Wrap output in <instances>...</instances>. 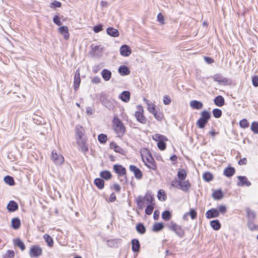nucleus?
Returning a JSON list of instances; mask_svg holds the SVG:
<instances>
[{
	"mask_svg": "<svg viewBox=\"0 0 258 258\" xmlns=\"http://www.w3.org/2000/svg\"><path fill=\"white\" fill-rule=\"evenodd\" d=\"M235 173V168L233 167L230 166L225 168L224 170L223 174L227 177H230L232 176Z\"/></svg>",
	"mask_w": 258,
	"mask_h": 258,
	"instance_id": "nucleus-22",
	"label": "nucleus"
},
{
	"mask_svg": "<svg viewBox=\"0 0 258 258\" xmlns=\"http://www.w3.org/2000/svg\"><path fill=\"white\" fill-rule=\"evenodd\" d=\"M214 81L218 82L219 83L226 84L228 83V80L227 78L223 77L220 74H216L213 77Z\"/></svg>",
	"mask_w": 258,
	"mask_h": 258,
	"instance_id": "nucleus-20",
	"label": "nucleus"
},
{
	"mask_svg": "<svg viewBox=\"0 0 258 258\" xmlns=\"http://www.w3.org/2000/svg\"><path fill=\"white\" fill-rule=\"evenodd\" d=\"M87 140V139L77 141V143L79 146L80 149L85 155L87 154L89 150L88 145L86 143Z\"/></svg>",
	"mask_w": 258,
	"mask_h": 258,
	"instance_id": "nucleus-13",
	"label": "nucleus"
},
{
	"mask_svg": "<svg viewBox=\"0 0 258 258\" xmlns=\"http://www.w3.org/2000/svg\"><path fill=\"white\" fill-rule=\"evenodd\" d=\"M53 21L54 23H55L57 26H61L62 25V23L61 22L60 20V18L59 16L57 15H55L53 18Z\"/></svg>",
	"mask_w": 258,
	"mask_h": 258,
	"instance_id": "nucleus-57",
	"label": "nucleus"
},
{
	"mask_svg": "<svg viewBox=\"0 0 258 258\" xmlns=\"http://www.w3.org/2000/svg\"><path fill=\"white\" fill-rule=\"evenodd\" d=\"M239 181L237 182V185L243 186L246 185L249 186L251 185V182L248 181L247 178L245 176H238L237 177Z\"/></svg>",
	"mask_w": 258,
	"mask_h": 258,
	"instance_id": "nucleus-15",
	"label": "nucleus"
},
{
	"mask_svg": "<svg viewBox=\"0 0 258 258\" xmlns=\"http://www.w3.org/2000/svg\"><path fill=\"white\" fill-rule=\"evenodd\" d=\"M254 221L253 220H247V226L249 230L251 231H253L257 230L256 225L254 224Z\"/></svg>",
	"mask_w": 258,
	"mask_h": 258,
	"instance_id": "nucleus-45",
	"label": "nucleus"
},
{
	"mask_svg": "<svg viewBox=\"0 0 258 258\" xmlns=\"http://www.w3.org/2000/svg\"><path fill=\"white\" fill-rule=\"evenodd\" d=\"M189 104L190 107L194 109H200L203 107V103L197 100H191Z\"/></svg>",
	"mask_w": 258,
	"mask_h": 258,
	"instance_id": "nucleus-24",
	"label": "nucleus"
},
{
	"mask_svg": "<svg viewBox=\"0 0 258 258\" xmlns=\"http://www.w3.org/2000/svg\"><path fill=\"white\" fill-rule=\"evenodd\" d=\"M81 83L80 69L78 68L74 76V88L75 91L78 90Z\"/></svg>",
	"mask_w": 258,
	"mask_h": 258,
	"instance_id": "nucleus-12",
	"label": "nucleus"
},
{
	"mask_svg": "<svg viewBox=\"0 0 258 258\" xmlns=\"http://www.w3.org/2000/svg\"><path fill=\"white\" fill-rule=\"evenodd\" d=\"M43 238L45 239V241L47 243V245L49 247H52L53 245V240L51 237L47 234H45L43 236Z\"/></svg>",
	"mask_w": 258,
	"mask_h": 258,
	"instance_id": "nucleus-43",
	"label": "nucleus"
},
{
	"mask_svg": "<svg viewBox=\"0 0 258 258\" xmlns=\"http://www.w3.org/2000/svg\"><path fill=\"white\" fill-rule=\"evenodd\" d=\"M114 129L117 135V137L122 138L125 132V127L121 121L117 117H114L113 119Z\"/></svg>",
	"mask_w": 258,
	"mask_h": 258,
	"instance_id": "nucleus-2",
	"label": "nucleus"
},
{
	"mask_svg": "<svg viewBox=\"0 0 258 258\" xmlns=\"http://www.w3.org/2000/svg\"><path fill=\"white\" fill-rule=\"evenodd\" d=\"M58 32L63 36L65 40H68L70 37L68 28L66 26H62L58 28Z\"/></svg>",
	"mask_w": 258,
	"mask_h": 258,
	"instance_id": "nucleus-18",
	"label": "nucleus"
},
{
	"mask_svg": "<svg viewBox=\"0 0 258 258\" xmlns=\"http://www.w3.org/2000/svg\"><path fill=\"white\" fill-rule=\"evenodd\" d=\"M163 103L165 105H169L171 103V98L168 95L163 97Z\"/></svg>",
	"mask_w": 258,
	"mask_h": 258,
	"instance_id": "nucleus-61",
	"label": "nucleus"
},
{
	"mask_svg": "<svg viewBox=\"0 0 258 258\" xmlns=\"http://www.w3.org/2000/svg\"><path fill=\"white\" fill-rule=\"evenodd\" d=\"M213 198L216 200H221L223 197V194L221 189L215 190L212 194Z\"/></svg>",
	"mask_w": 258,
	"mask_h": 258,
	"instance_id": "nucleus-33",
	"label": "nucleus"
},
{
	"mask_svg": "<svg viewBox=\"0 0 258 258\" xmlns=\"http://www.w3.org/2000/svg\"><path fill=\"white\" fill-rule=\"evenodd\" d=\"M121 241V239H109L107 241L106 244L110 247H117L118 244Z\"/></svg>",
	"mask_w": 258,
	"mask_h": 258,
	"instance_id": "nucleus-29",
	"label": "nucleus"
},
{
	"mask_svg": "<svg viewBox=\"0 0 258 258\" xmlns=\"http://www.w3.org/2000/svg\"><path fill=\"white\" fill-rule=\"evenodd\" d=\"M190 186L191 184L188 180L180 181V185L179 187V189L186 192L189 190Z\"/></svg>",
	"mask_w": 258,
	"mask_h": 258,
	"instance_id": "nucleus-28",
	"label": "nucleus"
},
{
	"mask_svg": "<svg viewBox=\"0 0 258 258\" xmlns=\"http://www.w3.org/2000/svg\"><path fill=\"white\" fill-rule=\"evenodd\" d=\"M211 117V114L210 112L206 110L202 111L201 113V117L196 123L197 126L200 128H204Z\"/></svg>",
	"mask_w": 258,
	"mask_h": 258,
	"instance_id": "nucleus-1",
	"label": "nucleus"
},
{
	"mask_svg": "<svg viewBox=\"0 0 258 258\" xmlns=\"http://www.w3.org/2000/svg\"><path fill=\"white\" fill-rule=\"evenodd\" d=\"M130 170L134 173L135 177L137 179H140L143 177V173L141 170L137 166L134 165H131L129 167Z\"/></svg>",
	"mask_w": 258,
	"mask_h": 258,
	"instance_id": "nucleus-10",
	"label": "nucleus"
},
{
	"mask_svg": "<svg viewBox=\"0 0 258 258\" xmlns=\"http://www.w3.org/2000/svg\"><path fill=\"white\" fill-rule=\"evenodd\" d=\"M136 230L140 234H144L145 233L146 229L144 224L142 223H139L136 225Z\"/></svg>",
	"mask_w": 258,
	"mask_h": 258,
	"instance_id": "nucleus-38",
	"label": "nucleus"
},
{
	"mask_svg": "<svg viewBox=\"0 0 258 258\" xmlns=\"http://www.w3.org/2000/svg\"><path fill=\"white\" fill-rule=\"evenodd\" d=\"M143 200H142V197L141 196H140L138 197L137 199V204L139 207V208L141 209L142 208V204H143Z\"/></svg>",
	"mask_w": 258,
	"mask_h": 258,
	"instance_id": "nucleus-62",
	"label": "nucleus"
},
{
	"mask_svg": "<svg viewBox=\"0 0 258 258\" xmlns=\"http://www.w3.org/2000/svg\"><path fill=\"white\" fill-rule=\"evenodd\" d=\"M172 217V214L168 210L164 211L162 214V218L165 221H169Z\"/></svg>",
	"mask_w": 258,
	"mask_h": 258,
	"instance_id": "nucleus-40",
	"label": "nucleus"
},
{
	"mask_svg": "<svg viewBox=\"0 0 258 258\" xmlns=\"http://www.w3.org/2000/svg\"><path fill=\"white\" fill-rule=\"evenodd\" d=\"M171 185L174 187L179 188L180 185V181H178L176 179H174L171 181Z\"/></svg>",
	"mask_w": 258,
	"mask_h": 258,
	"instance_id": "nucleus-58",
	"label": "nucleus"
},
{
	"mask_svg": "<svg viewBox=\"0 0 258 258\" xmlns=\"http://www.w3.org/2000/svg\"><path fill=\"white\" fill-rule=\"evenodd\" d=\"M219 213L225 214L226 212V207L224 205H220L218 207V209Z\"/></svg>",
	"mask_w": 258,
	"mask_h": 258,
	"instance_id": "nucleus-64",
	"label": "nucleus"
},
{
	"mask_svg": "<svg viewBox=\"0 0 258 258\" xmlns=\"http://www.w3.org/2000/svg\"><path fill=\"white\" fill-rule=\"evenodd\" d=\"M99 100L102 104L109 110L113 109L114 107L113 103L106 97L105 95L101 94L99 96Z\"/></svg>",
	"mask_w": 258,
	"mask_h": 258,
	"instance_id": "nucleus-6",
	"label": "nucleus"
},
{
	"mask_svg": "<svg viewBox=\"0 0 258 258\" xmlns=\"http://www.w3.org/2000/svg\"><path fill=\"white\" fill-rule=\"evenodd\" d=\"M214 102L216 105L219 107H221L224 105L225 100L223 96L218 95L215 97Z\"/></svg>",
	"mask_w": 258,
	"mask_h": 258,
	"instance_id": "nucleus-32",
	"label": "nucleus"
},
{
	"mask_svg": "<svg viewBox=\"0 0 258 258\" xmlns=\"http://www.w3.org/2000/svg\"><path fill=\"white\" fill-rule=\"evenodd\" d=\"M12 227L14 229H18L21 225V221L19 218H14L11 221Z\"/></svg>",
	"mask_w": 258,
	"mask_h": 258,
	"instance_id": "nucleus-34",
	"label": "nucleus"
},
{
	"mask_svg": "<svg viewBox=\"0 0 258 258\" xmlns=\"http://www.w3.org/2000/svg\"><path fill=\"white\" fill-rule=\"evenodd\" d=\"M42 254V248L38 245H34L32 246L30 251V256L31 257H37Z\"/></svg>",
	"mask_w": 258,
	"mask_h": 258,
	"instance_id": "nucleus-9",
	"label": "nucleus"
},
{
	"mask_svg": "<svg viewBox=\"0 0 258 258\" xmlns=\"http://www.w3.org/2000/svg\"><path fill=\"white\" fill-rule=\"evenodd\" d=\"M110 148L113 149L114 151L119 153L121 155H124L125 151L120 146L117 145L114 142H111L110 144Z\"/></svg>",
	"mask_w": 258,
	"mask_h": 258,
	"instance_id": "nucleus-26",
	"label": "nucleus"
},
{
	"mask_svg": "<svg viewBox=\"0 0 258 258\" xmlns=\"http://www.w3.org/2000/svg\"><path fill=\"white\" fill-rule=\"evenodd\" d=\"M177 176L180 180H184L186 177V172L184 169H180L177 172Z\"/></svg>",
	"mask_w": 258,
	"mask_h": 258,
	"instance_id": "nucleus-42",
	"label": "nucleus"
},
{
	"mask_svg": "<svg viewBox=\"0 0 258 258\" xmlns=\"http://www.w3.org/2000/svg\"><path fill=\"white\" fill-rule=\"evenodd\" d=\"M75 133L76 141L87 139L85 135V130L82 126L79 125H76L75 127Z\"/></svg>",
	"mask_w": 258,
	"mask_h": 258,
	"instance_id": "nucleus-7",
	"label": "nucleus"
},
{
	"mask_svg": "<svg viewBox=\"0 0 258 258\" xmlns=\"http://www.w3.org/2000/svg\"><path fill=\"white\" fill-rule=\"evenodd\" d=\"M138 111L135 112V117L139 122L143 124H146L147 119L143 115V108L142 106H138Z\"/></svg>",
	"mask_w": 258,
	"mask_h": 258,
	"instance_id": "nucleus-8",
	"label": "nucleus"
},
{
	"mask_svg": "<svg viewBox=\"0 0 258 258\" xmlns=\"http://www.w3.org/2000/svg\"><path fill=\"white\" fill-rule=\"evenodd\" d=\"M205 215L207 219H211L218 217L219 216V213L218 209L212 208L206 212Z\"/></svg>",
	"mask_w": 258,
	"mask_h": 258,
	"instance_id": "nucleus-14",
	"label": "nucleus"
},
{
	"mask_svg": "<svg viewBox=\"0 0 258 258\" xmlns=\"http://www.w3.org/2000/svg\"><path fill=\"white\" fill-rule=\"evenodd\" d=\"M4 181L6 183L8 184L10 186H13L15 184L14 179L12 176L10 175H7L4 177Z\"/></svg>",
	"mask_w": 258,
	"mask_h": 258,
	"instance_id": "nucleus-39",
	"label": "nucleus"
},
{
	"mask_svg": "<svg viewBox=\"0 0 258 258\" xmlns=\"http://www.w3.org/2000/svg\"><path fill=\"white\" fill-rule=\"evenodd\" d=\"M94 183L95 185L99 189H102L104 187V180L100 178H97L94 179Z\"/></svg>",
	"mask_w": 258,
	"mask_h": 258,
	"instance_id": "nucleus-35",
	"label": "nucleus"
},
{
	"mask_svg": "<svg viewBox=\"0 0 258 258\" xmlns=\"http://www.w3.org/2000/svg\"><path fill=\"white\" fill-rule=\"evenodd\" d=\"M100 177L105 180H109L112 177L111 172L108 170H104L100 173Z\"/></svg>",
	"mask_w": 258,
	"mask_h": 258,
	"instance_id": "nucleus-37",
	"label": "nucleus"
},
{
	"mask_svg": "<svg viewBox=\"0 0 258 258\" xmlns=\"http://www.w3.org/2000/svg\"><path fill=\"white\" fill-rule=\"evenodd\" d=\"M203 179L207 181V182H209V181H211L213 180V174L210 172H205L203 174Z\"/></svg>",
	"mask_w": 258,
	"mask_h": 258,
	"instance_id": "nucleus-46",
	"label": "nucleus"
},
{
	"mask_svg": "<svg viewBox=\"0 0 258 258\" xmlns=\"http://www.w3.org/2000/svg\"><path fill=\"white\" fill-rule=\"evenodd\" d=\"M245 211L246 212L247 220L254 221L256 216V213L253 210H252L248 208H246Z\"/></svg>",
	"mask_w": 258,
	"mask_h": 258,
	"instance_id": "nucleus-25",
	"label": "nucleus"
},
{
	"mask_svg": "<svg viewBox=\"0 0 258 258\" xmlns=\"http://www.w3.org/2000/svg\"><path fill=\"white\" fill-rule=\"evenodd\" d=\"M153 139L158 142H159V141H161V139L163 140H167V138L163 135H161L158 134H156L153 137Z\"/></svg>",
	"mask_w": 258,
	"mask_h": 258,
	"instance_id": "nucleus-51",
	"label": "nucleus"
},
{
	"mask_svg": "<svg viewBox=\"0 0 258 258\" xmlns=\"http://www.w3.org/2000/svg\"><path fill=\"white\" fill-rule=\"evenodd\" d=\"M14 242L15 245L20 247L22 251L25 249L24 242L19 238L15 239Z\"/></svg>",
	"mask_w": 258,
	"mask_h": 258,
	"instance_id": "nucleus-44",
	"label": "nucleus"
},
{
	"mask_svg": "<svg viewBox=\"0 0 258 258\" xmlns=\"http://www.w3.org/2000/svg\"><path fill=\"white\" fill-rule=\"evenodd\" d=\"M147 163L145 165L149 168L155 170L157 168V165L154 159L151 157L150 158H147Z\"/></svg>",
	"mask_w": 258,
	"mask_h": 258,
	"instance_id": "nucleus-21",
	"label": "nucleus"
},
{
	"mask_svg": "<svg viewBox=\"0 0 258 258\" xmlns=\"http://www.w3.org/2000/svg\"><path fill=\"white\" fill-rule=\"evenodd\" d=\"M113 169L114 171L118 175V176L126 174L125 168L121 165L115 164L113 165Z\"/></svg>",
	"mask_w": 258,
	"mask_h": 258,
	"instance_id": "nucleus-11",
	"label": "nucleus"
},
{
	"mask_svg": "<svg viewBox=\"0 0 258 258\" xmlns=\"http://www.w3.org/2000/svg\"><path fill=\"white\" fill-rule=\"evenodd\" d=\"M107 34L112 37H116L119 35L118 31L113 27H108L106 30Z\"/></svg>",
	"mask_w": 258,
	"mask_h": 258,
	"instance_id": "nucleus-27",
	"label": "nucleus"
},
{
	"mask_svg": "<svg viewBox=\"0 0 258 258\" xmlns=\"http://www.w3.org/2000/svg\"><path fill=\"white\" fill-rule=\"evenodd\" d=\"M251 130L255 134H258V122L253 121L251 125Z\"/></svg>",
	"mask_w": 258,
	"mask_h": 258,
	"instance_id": "nucleus-54",
	"label": "nucleus"
},
{
	"mask_svg": "<svg viewBox=\"0 0 258 258\" xmlns=\"http://www.w3.org/2000/svg\"><path fill=\"white\" fill-rule=\"evenodd\" d=\"M153 210L154 207L151 205H149L147 206L146 208L145 209V212L147 215H150L152 214Z\"/></svg>",
	"mask_w": 258,
	"mask_h": 258,
	"instance_id": "nucleus-55",
	"label": "nucleus"
},
{
	"mask_svg": "<svg viewBox=\"0 0 258 258\" xmlns=\"http://www.w3.org/2000/svg\"><path fill=\"white\" fill-rule=\"evenodd\" d=\"M161 140H162L161 141H159V142H158L157 146L159 150H160L161 151H163V150H165V149L166 148V144L165 143V141H167L168 139L167 140L161 139Z\"/></svg>",
	"mask_w": 258,
	"mask_h": 258,
	"instance_id": "nucleus-47",
	"label": "nucleus"
},
{
	"mask_svg": "<svg viewBox=\"0 0 258 258\" xmlns=\"http://www.w3.org/2000/svg\"><path fill=\"white\" fill-rule=\"evenodd\" d=\"M144 100L147 102V104L148 105V111L150 113H151L152 114H153L154 115L155 118L157 120H158L159 121L161 120L163 117V113L162 112H161L160 111L157 110L155 109V105L154 104H153L152 106L151 107V106H150L149 103L148 102V100L146 99H144Z\"/></svg>",
	"mask_w": 258,
	"mask_h": 258,
	"instance_id": "nucleus-4",
	"label": "nucleus"
},
{
	"mask_svg": "<svg viewBox=\"0 0 258 258\" xmlns=\"http://www.w3.org/2000/svg\"><path fill=\"white\" fill-rule=\"evenodd\" d=\"M98 140L100 143L104 144L107 141V137L105 134H101L98 135Z\"/></svg>",
	"mask_w": 258,
	"mask_h": 258,
	"instance_id": "nucleus-49",
	"label": "nucleus"
},
{
	"mask_svg": "<svg viewBox=\"0 0 258 258\" xmlns=\"http://www.w3.org/2000/svg\"><path fill=\"white\" fill-rule=\"evenodd\" d=\"M157 197L159 200L163 201H165L166 199V194H165L164 191L161 189L158 190Z\"/></svg>",
	"mask_w": 258,
	"mask_h": 258,
	"instance_id": "nucleus-50",
	"label": "nucleus"
},
{
	"mask_svg": "<svg viewBox=\"0 0 258 258\" xmlns=\"http://www.w3.org/2000/svg\"><path fill=\"white\" fill-rule=\"evenodd\" d=\"M101 74L102 78L105 81H108L111 78L112 73L109 70L105 69L102 71Z\"/></svg>",
	"mask_w": 258,
	"mask_h": 258,
	"instance_id": "nucleus-30",
	"label": "nucleus"
},
{
	"mask_svg": "<svg viewBox=\"0 0 258 258\" xmlns=\"http://www.w3.org/2000/svg\"><path fill=\"white\" fill-rule=\"evenodd\" d=\"M213 115L216 118H220L222 114V111L219 108H215L212 111Z\"/></svg>",
	"mask_w": 258,
	"mask_h": 258,
	"instance_id": "nucleus-48",
	"label": "nucleus"
},
{
	"mask_svg": "<svg viewBox=\"0 0 258 258\" xmlns=\"http://www.w3.org/2000/svg\"><path fill=\"white\" fill-rule=\"evenodd\" d=\"M210 225L215 230H218L221 228V224L219 220H213L210 222Z\"/></svg>",
	"mask_w": 258,
	"mask_h": 258,
	"instance_id": "nucleus-36",
	"label": "nucleus"
},
{
	"mask_svg": "<svg viewBox=\"0 0 258 258\" xmlns=\"http://www.w3.org/2000/svg\"><path fill=\"white\" fill-rule=\"evenodd\" d=\"M239 125L242 128H246L249 126V123L246 119L243 118L239 121Z\"/></svg>",
	"mask_w": 258,
	"mask_h": 258,
	"instance_id": "nucleus-53",
	"label": "nucleus"
},
{
	"mask_svg": "<svg viewBox=\"0 0 258 258\" xmlns=\"http://www.w3.org/2000/svg\"><path fill=\"white\" fill-rule=\"evenodd\" d=\"M18 208V204L14 201H10L7 205V209L10 212H15Z\"/></svg>",
	"mask_w": 258,
	"mask_h": 258,
	"instance_id": "nucleus-23",
	"label": "nucleus"
},
{
	"mask_svg": "<svg viewBox=\"0 0 258 258\" xmlns=\"http://www.w3.org/2000/svg\"><path fill=\"white\" fill-rule=\"evenodd\" d=\"M15 255V252L13 250H8L5 255L4 258H13Z\"/></svg>",
	"mask_w": 258,
	"mask_h": 258,
	"instance_id": "nucleus-56",
	"label": "nucleus"
},
{
	"mask_svg": "<svg viewBox=\"0 0 258 258\" xmlns=\"http://www.w3.org/2000/svg\"><path fill=\"white\" fill-rule=\"evenodd\" d=\"M51 159L56 165H61L64 162V158L60 154H57L55 150L51 153Z\"/></svg>",
	"mask_w": 258,
	"mask_h": 258,
	"instance_id": "nucleus-5",
	"label": "nucleus"
},
{
	"mask_svg": "<svg viewBox=\"0 0 258 258\" xmlns=\"http://www.w3.org/2000/svg\"><path fill=\"white\" fill-rule=\"evenodd\" d=\"M164 228V224L162 223H155L153 226L152 230L154 232H159Z\"/></svg>",
	"mask_w": 258,
	"mask_h": 258,
	"instance_id": "nucleus-41",
	"label": "nucleus"
},
{
	"mask_svg": "<svg viewBox=\"0 0 258 258\" xmlns=\"http://www.w3.org/2000/svg\"><path fill=\"white\" fill-rule=\"evenodd\" d=\"M167 226L170 230L173 231L179 238H183L184 236L185 232L181 226L171 221L167 225Z\"/></svg>",
	"mask_w": 258,
	"mask_h": 258,
	"instance_id": "nucleus-3",
	"label": "nucleus"
},
{
	"mask_svg": "<svg viewBox=\"0 0 258 258\" xmlns=\"http://www.w3.org/2000/svg\"><path fill=\"white\" fill-rule=\"evenodd\" d=\"M131 93L128 91H124L119 94L118 98L124 102L127 103L130 100Z\"/></svg>",
	"mask_w": 258,
	"mask_h": 258,
	"instance_id": "nucleus-17",
	"label": "nucleus"
},
{
	"mask_svg": "<svg viewBox=\"0 0 258 258\" xmlns=\"http://www.w3.org/2000/svg\"><path fill=\"white\" fill-rule=\"evenodd\" d=\"M120 53L123 56H128L132 53V50L129 46L124 44L120 48Z\"/></svg>",
	"mask_w": 258,
	"mask_h": 258,
	"instance_id": "nucleus-16",
	"label": "nucleus"
},
{
	"mask_svg": "<svg viewBox=\"0 0 258 258\" xmlns=\"http://www.w3.org/2000/svg\"><path fill=\"white\" fill-rule=\"evenodd\" d=\"M103 26L102 24H99L95 25L93 27V31L95 33H98L100 32L102 29Z\"/></svg>",
	"mask_w": 258,
	"mask_h": 258,
	"instance_id": "nucleus-59",
	"label": "nucleus"
},
{
	"mask_svg": "<svg viewBox=\"0 0 258 258\" xmlns=\"http://www.w3.org/2000/svg\"><path fill=\"white\" fill-rule=\"evenodd\" d=\"M132 250L135 252H138L140 248L139 240L137 239H133L132 240Z\"/></svg>",
	"mask_w": 258,
	"mask_h": 258,
	"instance_id": "nucleus-31",
	"label": "nucleus"
},
{
	"mask_svg": "<svg viewBox=\"0 0 258 258\" xmlns=\"http://www.w3.org/2000/svg\"><path fill=\"white\" fill-rule=\"evenodd\" d=\"M252 85L255 87H258V76H254L252 77Z\"/></svg>",
	"mask_w": 258,
	"mask_h": 258,
	"instance_id": "nucleus-63",
	"label": "nucleus"
},
{
	"mask_svg": "<svg viewBox=\"0 0 258 258\" xmlns=\"http://www.w3.org/2000/svg\"><path fill=\"white\" fill-rule=\"evenodd\" d=\"M157 20L161 24L165 23L164 16L161 13H159L157 15Z\"/></svg>",
	"mask_w": 258,
	"mask_h": 258,
	"instance_id": "nucleus-60",
	"label": "nucleus"
},
{
	"mask_svg": "<svg viewBox=\"0 0 258 258\" xmlns=\"http://www.w3.org/2000/svg\"><path fill=\"white\" fill-rule=\"evenodd\" d=\"M188 215H189L191 217V219L194 220L197 218V212L194 209H190L188 212H187Z\"/></svg>",
	"mask_w": 258,
	"mask_h": 258,
	"instance_id": "nucleus-52",
	"label": "nucleus"
},
{
	"mask_svg": "<svg viewBox=\"0 0 258 258\" xmlns=\"http://www.w3.org/2000/svg\"><path fill=\"white\" fill-rule=\"evenodd\" d=\"M118 71L119 74L122 76L128 75L131 73L129 68L125 65L120 66L118 68Z\"/></svg>",
	"mask_w": 258,
	"mask_h": 258,
	"instance_id": "nucleus-19",
	"label": "nucleus"
}]
</instances>
